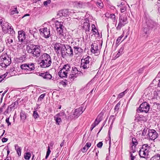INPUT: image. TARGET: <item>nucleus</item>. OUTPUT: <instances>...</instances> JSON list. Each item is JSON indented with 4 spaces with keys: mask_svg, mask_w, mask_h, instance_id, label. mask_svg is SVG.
<instances>
[{
    "mask_svg": "<svg viewBox=\"0 0 160 160\" xmlns=\"http://www.w3.org/2000/svg\"><path fill=\"white\" fill-rule=\"evenodd\" d=\"M123 35H121L120 36L118 37L116 40V44H118L120 42L122 38L123 37Z\"/></svg>",
    "mask_w": 160,
    "mask_h": 160,
    "instance_id": "nucleus-52",
    "label": "nucleus"
},
{
    "mask_svg": "<svg viewBox=\"0 0 160 160\" xmlns=\"http://www.w3.org/2000/svg\"><path fill=\"white\" fill-rule=\"evenodd\" d=\"M150 29L149 27L147 26L145 27L143 30V31L145 33V35H144V36H146V37H147L148 34L149 33V30Z\"/></svg>",
    "mask_w": 160,
    "mask_h": 160,
    "instance_id": "nucleus-36",
    "label": "nucleus"
},
{
    "mask_svg": "<svg viewBox=\"0 0 160 160\" xmlns=\"http://www.w3.org/2000/svg\"><path fill=\"white\" fill-rule=\"evenodd\" d=\"M124 49V47H122L119 50L118 53L115 56L116 58H117L119 57V56L123 52Z\"/></svg>",
    "mask_w": 160,
    "mask_h": 160,
    "instance_id": "nucleus-38",
    "label": "nucleus"
},
{
    "mask_svg": "<svg viewBox=\"0 0 160 160\" xmlns=\"http://www.w3.org/2000/svg\"><path fill=\"white\" fill-rule=\"evenodd\" d=\"M68 74V72H66L62 69H61L58 73V75L61 78L67 77Z\"/></svg>",
    "mask_w": 160,
    "mask_h": 160,
    "instance_id": "nucleus-24",
    "label": "nucleus"
},
{
    "mask_svg": "<svg viewBox=\"0 0 160 160\" xmlns=\"http://www.w3.org/2000/svg\"><path fill=\"white\" fill-rule=\"evenodd\" d=\"M79 41L78 40L76 41H73L71 42V45L73 47L74 49L80 46L79 45Z\"/></svg>",
    "mask_w": 160,
    "mask_h": 160,
    "instance_id": "nucleus-31",
    "label": "nucleus"
},
{
    "mask_svg": "<svg viewBox=\"0 0 160 160\" xmlns=\"http://www.w3.org/2000/svg\"><path fill=\"white\" fill-rule=\"evenodd\" d=\"M53 45L54 46V49L56 52L57 54L59 53V51L60 50L61 47L62 46V44L60 43L56 42L53 43Z\"/></svg>",
    "mask_w": 160,
    "mask_h": 160,
    "instance_id": "nucleus-15",
    "label": "nucleus"
},
{
    "mask_svg": "<svg viewBox=\"0 0 160 160\" xmlns=\"http://www.w3.org/2000/svg\"><path fill=\"white\" fill-rule=\"evenodd\" d=\"M150 160H160V154L154 155L151 158Z\"/></svg>",
    "mask_w": 160,
    "mask_h": 160,
    "instance_id": "nucleus-40",
    "label": "nucleus"
},
{
    "mask_svg": "<svg viewBox=\"0 0 160 160\" xmlns=\"http://www.w3.org/2000/svg\"><path fill=\"white\" fill-rule=\"evenodd\" d=\"M150 108V106L148 103L145 102L141 104L137 109L138 112H144L147 113Z\"/></svg>",
    "mask_w": 160,
    "mask_h": 160,
    "instance_id": "nucleus-6",
    "label": "nucleus"
},
{
    "mask_svg": "<svg viewBox=\"0 0 160 160\" xmlns=\"http://www.w3.org/2000/svg\"><path fill=\"white\" fill-rule=\"evenodd\" d=\"M88 149V148H87V146L85 145L84 147L82 149V151L83 152H86L87 150Z\"/></svg>",
    "mask_w": 160,
    "mask_h": 160,
    "instance_id": "nucleus-56",
    "label": "nucleus"
},
{
    "mask_svg": "<svg viewBox=\"0 0 160 160\" xmlns=\"http://www.w3.org/2000/svg\"><path fill=\"white\" fill-rule=\"evenodd\" d=\"M142 150H144V151H145V152L146 153H147V154L148 155V149L149 148H146V149H144V148H141Z\"/></svg>",
    "mask_w": 160,
    "mask_h": 160,
    "instance_id": "nucleus-62",
    "label": "nucleus"
},
{
    "mask_svg": "<svg viewBox=\"0 0 160 160\" xmlns=\"http://www.w3.org/2000/svg\"><path fill=\"white\" fill-rule=\"evenodd\" d=\"M42 59L40 63V66L42 68H46L49 67L52 63V59L48 54L44 53L40 56Z\"/></svg>",
    "mask_w": 160,
    "mask_h": 160,
    "instance_id": "nucleus-2",
    "label": "nucleus"
},
{
    "mask_svg": "<svg viewBox=\"0 0 160 160\" xmlns=\"http://www.w3.org/2000/svg\"><path fill=\"white\" fill-rule=\"evenodd\" d=\"M148 128H144L142 132V135L143 136L148 135Z\"/></svg>",
    "mask_w": 160,
    "mask_h": 160,
    "instance_id": "nucleus-46",
    "label": "nucleus"
},
{
    "mask_svg": "<svg viewBox=\"0 0 160 160\" xmlns=\"http://www.w3.org/2000/svg\"><path fill=\"white\" fill-rule=\"evenodd\" d=\"M154 95L156 98L160 99V91H155L153 92Z\"/></svg>",
    "mask_w": 160,
    "mask_h": 160,
    "instance_id": "nucleus-42",
    "label": "nucleus"
},
{
    "mask_svg": "<svg viewBox=\"0 0 160 160\" xmlns=\"http://www.w3.org/2000/svg\"><path fill=\"white\" fill-rule=\"evenodd\" d=\"M109 17L112 20L113 22H115L116 21V16L114 14H111Z\"/></svg>",
    "mask_w": 160,
    "mask_h": 160,
    "instance_id": "nucleus-45",
    "label": "nucleus"
},
{
    "mask_svg": "<svg viewBox=\"0 0 160 160\" xmlns=\"http://www.w3.org/2000/svg\"><path fill=\"white\" fill-rule=\"evenodd\" d=\"M8 139L7 138H3L2 139V141L3 142H6L8 141Z\"/></svg>",
    "mask_w": 160,
    "mask_h": 160,
    "instance_id": "nucleus-64",
    "label": "nucleus"
},
{
    "mask_svg": "<svg viewBox=\"0 0 160 160\" xmlns=\"http://www.w3.org/2000/svg\"><path fill=\"white\" fill-rule=\"evenodd\" d=\"M139 155L140 157L145 158V156L148 155L147 153H145V152L141 149L139 152Z\"/></svg>",
    "mask_w": 160,
    "mask_h": 160,
    "instance_id": "nucleus-32",
    "label": "nucleus"
},
{
    "mask_svg": "<svg viewBox=\"0 0 160 160\" xmlns=\"http://www.w3.org/2000/svg\"><path fill=\"white\" fill-rule=\"evenodd\" d=\"M84 29L85 30L86 34L88 33L90 31V27L86 28H84Z\"/></svg>",
    "mask_w": 160,
    "mask_h": 160,
    "instance_id": "nucleus-58",
    "label": "nucleus"
},
{
    "mask_svg": "<svg viewBox=\"0 0 160 160\" xmlns=\"http://www.w3.org/2000/svg\"><path fill=\"white\" fill-rule=\"evenodd\" d=\"M127 7L126 5L124 6H122V7H120V10L121 12H124L127 9Z\"/></svg>",
    "mask_w": 160,
    "mask_h": 160,
    "instance_id": "nucleus-47",
    "label": "nucleus"
},
{
    "mask_svg": "<svg viewBox=\"0 0 160 160\" xmlns=\"http://www.w3.org/2000/svg\"><path fill=\"white\" fill-rule=\"evenodd\" d=\"M11 62V59L6 54H4L0 57V65L2 68H6L10 64Z\"/></svg>",
    "mask_w": 160,
    "mask_h": 160,
    "instance_id": "nucleus-3",
    "label": "nucleus"
},
{
    "mask_svg": "<svg viewBox=\"0 0 160 160\" xmlns=\"http://www.w3.org/2000/svg\"><path fill=\"white\" fill-rule=\"evenodd\" d=\"M62 69H63V70H64L66 72H68V73L69 72H70V71L71 70L70 65L69 64L64 65Z\"/></svg>",
    "mask_w": 160,
    "mask_h": 160,
    "instance_id": "nucleus-26",
    "label": "nucleus"
},
{
    "mask_svg": "<svg viewBox=\"0 0 160 160\" xmlns=\"http://www.w3.org/2000/svg\"><path fill=\"white\" fill-rule=\"evenodd\" d=\"M62 24V22H59L58 21H56L55 22V25L57 30L59 29L60 28H64Z\"/></svg>",
    "mask_w": 160,
    "mask_h": 160,
    "instance_id": "nucleus-27",
    "label": "nucleus"
},
{
    "mask_svg": "<svg viewBox=\"0 0 160 160\" xmlns=\"http://www.w3.org/2000/svg\"><path fill=\"white\" fill-rule=\"evenodd\" d=\"M51 152V151L50 150V147L48 146V149L47 152L46 154L49 155Z\"/></svg>",
    "mask_w": 160,
    "mask_h": 160,
    "instance_id": "nucleus-59",
    "label": "nucleus"
},
{
    "mask_svg": "<svg viewBox=\"0 0 160 160\" xmlns=\"http://www.w3.org/2000/svg\"><path fill=\"white\" fill-rule=\"evenodd\" d=\"M40 46L38 45L29 44L26 47L27 52L31 54L34 57L38 58L40 55Z\"/></svg>",
    "mask_w": 160,
    "mask_h": 160,
    "instance_id": "nucleus-1",
    "label": "nucleus"
},
{
    "mask_svg": "<svg viewBox=\"0 0 160 160\" xmlns=\"http://www.w3.org/2000/svg\"><path fill=\"white\" fill-rule=\"evenodd\" d=\"M4 105H3V106L1 107L0 108V113H2L3 112V108H4Z\"/></svg>",
    "mask_w": 160,
    "mask_h": 160,
    "instance_id": "nucleus-63",
    "label": "nucleus"
},
{
    "mask_svg": "<svg viewBox=\"0 0 160 160\" xmlns=\"http://www.w3.org/2000/svg\"><path fill=\"white\" fill-rule=\"evenodd\" d=\"M148 135L150 139L154 140L157 137L158 133L154 130H150L148 131Z\"/></svg>",
    "mask_w": 160,
    "mask_h": 160,
    "instance_id": "nucleus-11",
    "label": "nucleus"
},
{
    "mask_svg": "<svg viewBox=\"0 0 160 160\" xmlns=\"http://www.w3.org/2000/svg\"><path fill=\"white\" fill-rule=\"evenodd\" d=\"M33 116L35 119L39 117V115L36 111H35L33 112Z\"/></svg>",
    "mask_w": 160,
    "mask_h": 160,
    "instance_id": "nucleus-51",
    "label": "nucleus"
},
{
    "mask_svg": "<svg viewBox=\"0 0 160 160\" xmlns=\"http://www.w3.org/2000/svg\"><path fill=\"white\" fill-rule=\"evenodd\" d=\"M0 24L2 27L3 32L4 33H8V28L10 26L9 24L3 21L2 19L0 20Z\"/></svg>",
    "mask_w": 160,
    "mask_h": 160,
    "instance_id": "nucleus-8",
    "label": "nucleus"
},
{
    "mask_svg": "<svg viewBox=\"0 0 160 160\" xmlns=\"http://www.w3.org/2000/svg\"><path fill=\"white\" fill-rule=\"evenodd\" d=\"M119 23L116 29L117 30H120L121 28L127 24L128 22L127 18L126 15H121L120 16L119 19Z\"/></svg>",
    "mask_w": 160,
    "mask_h": 160,
    "instance_id": "nucleus-5",
    "label": "nucleus"
},
{
    "mask_svg": "<svg viewBox=\"0 0 160 160\" xmlns=\"http://www.w3.org/2000/svg\"><path fill=\"white\" fill-rule=\"evenodd\" d=\"M27 64L28 66L27 68V74L31 73V71L35 69L34 64L32 63H28Z\"/></svg>",
    "mask_w": 160,
    "mask_h": 160,
    "instance_id": "nucleus-18",
    "label": "nucleus"
},
{
    "mask_svg": "<svg viewBox=\"0 0 160 160\" xmlns=\"http://www.w3.org/2000/svg\"><path fill=\"white\" fill-rule=\"evenodd\" d=\"M125 92L126 91L119 94L118 95V97L120 98H122L125 95Z\"/></svg>",
    "mask_w": 160,
    "mask_h": 160,
    "instance_id": "nucleus-54",
    "label": "nucleus"
},
{
    "mask_svg": "<svg viewBox=\"0 0 160 160\" xmlns=\"http://www.w3.org/2000/svg\"><path fill=\"white\" fill-rule=\"evenodd\" d=\"M102 142H100L97 144V146L98 147L101 148L102 147Z\"/></svg>",
    "mask_w": 160,
    "mask_h": 160,
    "instance_id": "nucleus-57",
    "label": "nucleus"
},
{
    "mask_svg": "<svg viewBox=\"0 0 160 160\" xmlns=\"http://www.w3.org/2000/svg\"><path fill=\"white\" fill-rule=\"evenodd\" d=\"M57 116L60 117L61 119L65 120L67 119L66 115L63 111H62L57 114Z\"/></svg>",
    "mask_w": 160,
    "mask_h": 160,
    "instance_id": "nucleus-25",
    "label": "nucleus"
},
{
    "mask_svg": "<svg viewBox=\"0 0 160 160\" xmlns=\"http://www.w3.org/2000/svg\"><path fill=\"white\" fill-rule=\"evenodd\" d=\"M18 13L16 7L14 6L10 9V14L12 15L16 14Z\"/></svg>",
    "mask_w": 160,
    "mask_h": 160,
    "instance_id": "nucleus-28",
    "label": "nucleus"
},
{
    "mask_svg": "<svg viewBox=\"0 0 160 160\" xmlns=\"http://www.w3.org/2000/svg\"><path fill=\"white\" fill-rule=\"evenodd\" d=\"M54 119L56 122V124L59 125L60 123L61 122L62 119L60 118V117L57 116V115L54 117Z\"/></svg>",
    "mask_w": 160,
    "mask_h": 160,
    "instance_id": "nucleus-39",
    "label": "nucleus"
},
{
    "mask_svg": "<svg viewBox=\"0 0 160 160\" xmlns=\"http://www.w3.org/2000/svg\"><path fill=\"white\" fill-rule=\"evenodd\" d=\"M40 76L47 79L50 80L52 78V76L48 72L41 73Z\"/></svg>",
    "mask_w": 160,
    "mask_h": 160,
    "instance_id": "nucleus-19",
    "label": "nucleus"
},
{
    "mask_svg": "<svg viewBox=\"0 0 160 160\" xmlns=\"http://www.w3.org/2000/svg\"><path fill=\"white\" fill-rule=\"evenodd\" d=\"M81 72L78 71L76 67L72 68V70L71 72H70L69 78L70 79L73 80Z\"/></svg>",
    "mask_w": 160,
    "mask_h": 160,
    "instance_id": "nucleus-7",
    "label": "nucleus"
},
{
    "mask_svg": "<svg viewBox=\"0 0 160 160\" xmlns=\"http://www.w3.org/2000/svg\"><path fill=\"white\" fill-rule=\"evenodd\" d=\"M9 118H6V122H7L8 123V126L10 125L11 124V122H10L9 121Z\"/></svg>",
    "mask_w": 160,
    "mask_h": 160,
    "instance_id": "nucleus-61",
    "label": "nucleus"
},
{
    "mask_svg": "<svg viewBox=\"0 0 160 160\" xmlns=\"http://www.w3.org/2000/svg\"><path fill=\"white\" fill-rule=\"evenodd\" d=\"M102 117L100 115H99L98 116L97 118L95 119L94 122L93 123L94 125H95L96 126L102 120Z\"/></svg>",
    "mask_w": 160,
    "mask_h": 160,
    "instance_id": "nucleus-29",
    "label": "nucleus"
},
{
    "mask_svg": "<svg viewBox=\"0 0 160 160\" xmlns=\"http://www.w3.org/2000/svg\"><path fill=\"white\" fill-rule=\"evenodd\" d=\"M13 38L8 37L6 38V41L7 44H9L12 43L13 42Z\"/></svg>",
    "mask_w": 160,
    "mask_h": 160,
    "instance_id": "nucleus-37",
    "label": "nucleus"
},
{
    "mask_svg": "<svg viewBox=\"0 0 160 160\" xmlns=\"http://www.w3.org/2000/svg\"><path fill=\"white\" fill-rule=\"evenodd\" d=\"M86 5V3L85 2L79 1L75 2L74 3V6L78 8H84Z\"/></svg>",
    "mask_w": 160,
    "mask_h": 160,
    "instance_id": "nucleus-17",
    "label": "nucleus"
},
{
    "mask_svg": "<svg viewBox=\"0 0 160 160\" xmlns=\"http://www.w3.org/2000/svg\"><path fill=\"white\" fill-rule=\"evenodd\" d=\"M149 146L148 145V144H145L142 145L141 148H149Z\"/></svg>",
    "mask_w": 160,
    "mask_h": 160,
    "instance_id": "nucleus-55",
    "label": "nucleus"
},
{
    "mask_svg": "<svg viewBox=\"0 0 160 160\" xmlns=\"http://www.w3.org/2000/svg\"><path fill=\"white\" fill-rule=\"evenodd\" d=\"M45 96V93L42 94H41V95H40V96H39V98L38 99V101H41L42 100V99L44 98Z\"/></svg>",
    "mask_w": 160,
    "mask_h": 160,
    "instance_id": "nucleus-50",
    "label": "nucleus"
},
{
    "mask_svg": "<svg viewBox=\"0 0 160 160\" xmlns=\"http://www.w3.org/2000/svg\"><path fill=\"white\" fill-rule=\"evenodd\" d=\"M15 148L18 156H21V148L19 147L18 144H15Z\"/></svg>",
    "mask_w": 160,
    "mask_h": 160,
    "instance_id": "nucleus-30",
    "label": "nucleus"
},
{
    "mask_svg": "<svg viewBox=\"0 0 160 160\" xmlns=\"http://www.w3.org/2000/svg\"><path fill=\"white\" fill-rule=\"evenodd\" d=\"M91 144L90 142H87L86 143L85 145L87 146V148L88 149L91 146Z\"/></svg>",
    "mask_w": 160,
    "mask_h": 160,
    "instance_id": "nucleus-60",
    "label": "nucleus"
},
{
    "mask_svg": "<svg viewBox=\"0 0 160 160\" xmlns=\"http://www.w3.org/2000/svg\"><path fill=\"white\" fill-rule=\"evenodd\" d=\"M66 54L72 57L73 55V50L71 47L69 46L66 45Z\"/></svg>",
    "mask_w": 160,
    "mask_h": 160,
    "instance_id": "nucleus-21",
    "label": "nucleus"
},
{
    "mask_svg": "<svg viewBox=\"0 0 160 160\" xmlns=\"http://www.w3.org/2000/svg\"><path fill=\"white\" fill-rule=\"evenodd\" d=\"M83 27L84 29L90 27V24L87 22H84L83 24Z\"/></svg>",
    "mask_w": 160,
    "mask_h": 160,
    "instance_id": "nucleus-48",
    "label": "nucleus"
},
{
    "mask_svg": "<svg viewBox=\"0 0 160 160\" xmlns=\"http://www.w3.org/2000/svg\"><path fill=\"white\" fill-rule=\"evenodd\" d=\"M92 58L89 56L86 55L84 56L81 59V65L84 69H87L90 66V62Z\"/></svg>",
    "mask_w": 160,
    "mask_h": 160,
    "instance_id": "nucleus-4",
    "label": "nucleus"
},
{
    "mask_svg": "<svg viewBox=\"0 0 160 160\" xmlns=\"http://www.w3.org/2000/svg\"><path fill=\"white\" fill-rule=\"evenodd\" d=\"M83 112V108L82 107H81L79 108L76 109L73 114L74 118H77Z\"/></svg>",
    "mask_w": 160,
    "mask_h": 160,
    "instance_id": "nucleus-13",
    "label": "nucleus"
},
{
    "mask_svg": "<svg viewBox=\"0 0 160 160\" xmlns=\"http://www.w3.org/2000/svg\"><path fill=\"white\" fill-rule=\"evenodd\" d=\"M74 51L77 57L81 55L83 53V50L80 46L74 49Z\"/></svg>",
    "mask_w": 160,
    "mask_h": 160,
    "instance_id": "nucleus-14",
    "label": "nucleus"
},
{
    "mask_svg": "<svg viewBox=\"0 0 160 160\" xmlns=\"http://www.w3.org/2000/svg\"><path fill=\"white\" fill-rule=\"evenodd\" d=\"M60 28L59 29L57 30L58 33L59 34L60 37L63 38L65 39V37L66 34L64 32L63 28Z\"/></svg>",
    "mask_w": 160,
    "mask_h": 160,
    "instance_id": "nucleus-23",
    "label": "nucleus"
},
{
    "mask_svg": "<svg viewBox=\"0 0 160 160\" xmlns=\"http://www.w3.org/2000/svg\"><path fill=\"white\" fill-rule=\"evenodd\" d=\"M18 39L19 41L22 42L25 38V34L24 32L19 31L18 32Z\"/></svg>",
    "mask_w": 160,
    "mask_h": 160,
    "instance_id": "nucleus-16",
    "label": "nucleus"
},
{
    "mask_svg": "<svg viewBox=\"0 0 160 160\" xmlns=\"http://www.w3.org/2000/svg\"><path fill=\"white\" fill-rule=\"evenodd\" d=\"M51 2V1L50 0H48L44 1L43 2V4L44 6H46L48 4H49Z\"/></svg>",
    "mask_w": 160,
    "mask_h": 160,
    "instance_id": "nucleus-53",
    "label": "nucleus"
},
{
    "mask_svg": "<svg viewBox=\"0 0 160 160\" xmlns=\"http://www.w3.org/2000/svg\"><path fill=\"white\" fill-rule=\"evenodd\" d=\"M31 157V154L30 152H26L24 155V158L27 160H29Z\"/></svg>",
    "mask_w": 160,
    "mask_h": 160,
    "instance_id": "nucleus-43",
    "label": "nucleus"
},
{
    "mask_svg": "<svg viewBox=\"0 0 160 160\" xmlns=\"http://www.w3.org/2000/svg\"><path fill=\"white\" fill-rule=\"evenodd\" d=\"M60 50L62 56L63 58H64L66 55V46L64 44H62Z\"/></svg>",
    "mask_w": 160,
    "mask_h": 160,
    "instance_id": "nucleus-22",
    "label": "nucleus"
},
{
    "mask_svg": "<svg viewBox=\"0 0 160 160\" xmlns=\"http://www.w3.org/2000/svg\"><path fill=\"white\" fill-rule=\"evenodd\" d=\"M28 67L27 64H23L20 66L21 68L27 74V68Z\"/></svg>",
    "mask_w": 160,
    "mask_h": 160,
    "instance_id": "nucleus-35",
    "label": "nucleus"
},
{
    "mask_svg": "<svg viewBox=\"0 0 160 160\" xmlns=\"http://www.w3.org/2000/svg\"><path fill=\"white\" fill-rule=\"evenodd\" d=\"M120 104L121 103L120 102H119L115 106L114 108V110L115 111H118V110L119 109Z\"/></svg>",
    "mask_w": 160,
    "mask_h": 160,
    "instance_id": "nucleus-49",
    "label": "nucleus"
},
{
    "mask_svg": "<svg viewBox=\"0 0 160 160\" xmlns=\"http://www.w3.org/2000/svg\"><path fill=\"white\" fill-rule=\"evenodd\" d=\"M91 52L95 54H96V55L99 53L98 45L97 43H94L92 45L91 49Z\"/></svg>",
    "mask_w": 160,
    "mask_h": 160,
    "instance_id": "nucleus-12",
    "label": "nucleus"
},
{
    "mask_svg": "<svg viewBox=\"0 0 160 160\" xmlns=\"http://www.w3.org/2000/svg\"><path fill=\"white\" fill-rule=\"evenodd\" d=\"M132 142L133 144V145L131 147V148L133 149V146H134V148H135L136 146L138 144V142H137L136 139L134 138H132Z\"/></svg>",
    "mask_w": 160,
    "mask_h": 160,
    "instance_id": "nucleus-41",
    "label": "nucleus"
},
{
    "mask_svg": "<svg viewBox=\"0 0 160 160\" xmlns=\"http://www.w3.org/2000/svg\"><path fill=\"white\" fill-rule=\"evenodd\" d=\"M20 117L21 119L22 120H24L26 119V115L24 111L21 110L20 113Z\"/></svg>",
    "mask_w": 160,
    "mask_h": 160,
    "instance_id": "nucleus-34",
    "label": "nucleus"
},
{
    "mask_svg": "<svg viewBox=\"0 0 160 160\" xmlns=\"http://www.w3.org/2000/svg\"><path fill=\"white\" fill-rule=\"evenodd\" d=\"M8 33H9L10 34H13L15 33V32L13 29V28L10 25L9 27L8 28Z\"/></svg>",
    "mask_w": 160,
    "mask_h": 160,
    "instance_id": "nucleus-44",
    "label": "nucleus"
},
{
    "mask_svg": "<svg viewBox=\"0 0 160 160\" xmlns=\"http://www.w3.org/2000/svg\"><path fill=\"white\" fill-rule=\"evenodd\" d=\"M147 26L150 29L152 28L155 24V22L152 20L148 19L146 21Z\"/></svg>",
    "mask_w": 160,
    "mask_h": 160,
    "instance_id": "nucleus-20",
    "label": "nucleus"
},
{
    "mask_svg": "<svg viewBox=\"0 0 160 160\" xmlns=\"http://www.w3.org/2000/svg\"><path fill=\"white\" fill-rule=\"evenodd\" d=\"M40 34L42 33L44 35V37L45 38H48L50 36V30L47 28H44L39 29Z\"/></svg>",
    "mask_w": 160,
    "mask_h": 160,
    "instance_id": "nucleus-9",
    "label": "nucleus"
},
{
    "mask_svg": "<svg viewBox=\"0 0 160 160\" xmlns=\"http://www.w3.org/2000/svg\"><path fill=\"white\" fill-rule=\"evenodd\" d=\"M97 6L100 8H102L104 6L101 0H98L96 3Z\"/></svg>",
    "mask_w": 160,
    "mask_h": 160,
    "instance_id": "nucleus-33",
    "label": "nucleus"
},
{
    "mask_svg": "<svg viewBox=\"0 0 160 160\" xmlns=\"http://www.w3.org/2000/svg\"><path fill=\"white\" fill-rule=\"evenodd\" d=\"M70 12L68 9H63L58 11L57 14V16L58 18H60L61 17H67L70 14Z\"/></svg>",
    "mask_w": 160,
    "mask_h": 160,
    "instance_id": "nucleus-10",
    "label": "nucleus"
}]
</instances>
